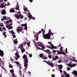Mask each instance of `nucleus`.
Listing matches in <instances>:
<instances>
[{"label":"nucleus","mask_w":77,"mask_h":77,"mask_svg":"<svg viewBox=\"0 0 77 77\" xmlns=\"http://www.w3.org/2000/svg\"><path fill=\"white\" fill-rule=\"evenodd\" d=\"M23 58L25 60L24 62V66L25 67V69L26 70V69L27 68V62H28V60L27 58V55L26 54L24 55L23 56Z\"/></svg>","instance_id":"4"},{"label":"nucleus","mask_w":77,"mask_h":77,"mask_svg":"<svg viewBox=\"0 0 77 77\" xmlns=\"http://www.w3.org/2000/svg\"><path fill=\"white\" fill-rule=\"evenodd\" d=\"M0 66H1L2 68L4 67V63H0Z\"/></svg>","instance_id":"29"},{"label":"nucleus","mask_w":77,"mask_h":77,"mask_svg":"<svg viewBox=\"0 0 77 77\" xmlns=\"http://www.w3.org/2000/svg\"><path fill=\"white\" fill-rule=\"evenodd\" d=\"M67 69L68 71H69V70L70 69H71V68H70V67H68L67 68Z\"/></svg>","instance_id":"32"},{"label":"nucleus","mask_w":77,"mask_h":77,"mask_svg":"<svg viewBox=\"0 0 77 77\" xmlns=\"http://www.w3.org/2000/svg\"><path fill=\"white\" fill-rule=\"evenodd\" d=\"M18 43V41H17V39L16 38L15 40L14 41V44H17Z\"/></svg>","instance_id":"23"},{"label":"nucleus","mask_w":77,"mask_h":77,"mask_svg":"<svg viewBox=\"0 0 77 77\" xmlns=\"http://www.w3.org/2000/svg\"><path fill=\"white\" fill-rule=\"evenodd\" d=\"M63 66H62V65H60L59 66H58V68L60 69H62V68Z\"/></svg>","instance_id":"27"},{"label":"nucleus","mask_w":77,"mask_h":77,"mask_svg":"<svg viewBox=\"0 0 77 77\" xmlns=\"http://www.w3.org/2000/svg\"><path fill=\"white\" fill-rule=\"evenodd\" d=\"M39 56L40 57H42L43 59H47V58L46 57H44L43 56V54H40L39 55Z\"/></svg>","instance_id":"15"},{"label":"nucleus","mask_w":77,"mask_h":77,"mask_svg":"<svg viewBox=\"0 0 77 77\" xmlns=\"http://www.w3.org/2000/svg\"><path fill=\"white\" fill-rule=\"evenodd\" d=\"M68 66H71V68H72V67H73V66L74 67V66H76V64H74L73 65L69 64L68 65Z\"/></svg>","instance_id":"14"},{"label":"nucleus","mask_w":77,"mask_h":77,"mask_svg":"<svg viewBox=\"0 0 77 77\" xmlns=\"http://www.w3.org/2000/svg\"><path fill=\"white\" fill-rule=\"evenodd\" d=\"M1 14L2 15H5V14H6V12L5 10H3L2 11Z\"/></svg>","instance_id":"22"},{"label":"nucleus","mask_w":77,"mask_h":77,"mask_svg":"<svg viewBox=\"0 0 77 77\" xmlns=\"http://www.w3.org/2000/svg\"><path fill=\"white\" fill-rule=\"evenodd\" d=\"M60 71L61 73H62V70H60Z\"/></svg>","instance_id":"49"},{"label":"nucleus","mask_w":77,"mask_h":77,"mask_svg":"<svg viewBox=\"0 0 77 77\" xmlns=\"http://www.w3.org/2000/svg\"><path fill=\"white\" fill-rule=\"evenodd\" d=\"M28 73H29V74H31V73L30 72H28Z\"/></svg>","instance_id":"53"},{"label":"nucleus","mask_w":77,"mask_h":77,"mask_svg":"<svg viewBox=\"0 0 77 77\" xmlns=\"http://www.w3.org/2000/svg\"><path fill=\"white\" fill-rule=\"evenodd\" d=\"M63 72L64 73V75H66V77H70V76H69V74H67L65 71H64ZM61 77H64V76L63 75L61 76Z\"/></svg>","instance_id":"10"},{"label":"nucleus","mask_w":77,"mask_h":77,"mask_svg":"<svg viewBox=\"0 0 77 77\" xmlns=\"http://www.w3.org/2000/svg\"><path fill=\"white\" fill-rule=\"evenodd\" d=\"M49 58H50V59H51V55H49L48 56Z\"/></svg>","instance_id":"36"},{"label":"nucleus","mask_w":77,"mask_h":77,"mask_svg":"<svg viewBox=\"0 0 77 77\" xmlns=\"http://www.w3.org/2000/svg\"><path fill=\"white\" fill-rule=\"evenodd\" d=\"M60 51L61 52H60L59 51H57V52L59 54H65L66 53H68L67 48H66V53H65L64 52H63V48L62 47H61L60 48Z\"/></svg>","instance_id":"7"},{"label":"nucleus","mask_w":77,"mask_h":77,"mask_svg":"<svg viewBox=\"0 0 77 77\" xmlns=\"http://www.w3.org/2000/svg\"><path fill=\"white\" fill-rule=\"evenodd\" d=\"M23 9H24V11H27V12H28V17H29V19H32L33 20H35V17H32V15H31V14H30V13H29V11H28L27 8H26L25 7V6H24Z\"/></svg>","instance_id":"6"},{"label":"nucleus","mask_w":77,"mask_h":77,"mask_svg":"<svg viewBox=\"0 0 77 77\" xmlns=\"http://www.w3.org/2000/svg\"><path fill=\"white\" fill-rule=\"evenodd\" d=\"M27 20V18L25 17V20Z\"/></svg>","instance_id":"54"},{"label":"nucleus","mask_w":77,"mask_h":77,"mask_svg":"<svg viewBox=\"0 0 77 77\" xmlns=\"http://www.w3.org/2000/svg\"><path fill=\"white\" fill-rule=\"evenodd\" d=\"M0 26H1V27H3L4 26V25H3V24H0Z\"/></svg>","instance_id":"47"},{"label":"nucleus","mask_w":77,"mask_h":77,"mask_svg":"<svg viewBox=\"0 0 77 77\" xmlns=\"http://www.w3.org/2000/svg\"><path fill=\"white\" fill-rule=\"evenodd\" d=\"M15 54L16 57H18L19 58H20V55L18 54V53L17 52Z\"/></svg>","instance_id":"20"},{"label":"nucleus","mask_w":77,"mask_h":77,"mask_svg":"<svg viewBox=\"0 0 77 77\" xmlns=\"http://www.w3.org/2000/svg\"><path fill=\"white\" fill-rule=\"evenodd\" d=\"M22 33H24V32H22Z\"/></svg>","instance_id":"64"},{"label":"nucleus","mask_w":77,"mask_h":77,"mask_svg":"<svg viewBox=\"0 0 77 77\" xmlns=\"http://www.w3.org/2000/svg\"><path fill=\"white\" fill-rule=\"evenodd\" d=\"M53 52H56V51L54 50V51H53Z\"/></svg>","instance_id":"51"},{"label":"nucleus","mask_w":77,"mask_h":77,"mask_svg":"<svg viewBox=\"0 0 77 77\" xmlns=\"http://www.w3.org/2000/svg\"><path fill=\"white\" fill-rule=\"evenodd\" d=\"M11 33L12 34V35H13V34H15V33L14 32V31L12 30L11 31Z\"/></svg>","instance_id":"31"},{"label":"nucleus","mask_w":77,"mask_h":77,"mask_svg":"<svg viewBox=\"0 0 77 77\" xmlns=\"http://www.w3.org/2000/svg\"><path fill=\"white\" fill-rule=\"evenodd\" d=\"M21 31H22V30H23V28H22V27L21 28Z\"/></svg>","instance_id":"55"},{"label":"nucleus","mask_w":77,"mask_h":77,"mask_svg":"<svg viewBox=\"0 0 77 77\" xmlns=\"http://www.w3.org/2000/svg\"><path fill=\"white\" fill-rule=\"evenodd\" d=\"M6 27L7 28H8V30H10L11 29H12V26H11L6 25Z\"/></svg>","instance_id":"18"},{"label":"nucleus","mask_w":77,"mask_h":77,"mask_svg":"<svg viewBox=\"0 0 77 77\" xmlns=\"http://www.w3.org/2000/svg\"><path fill=\"white\" fill-rule=\"evenodd\" d=\"M12 36L13 38H16V36H15V35L14 34L12 35Z\"/></svg>","instance_id":"34"},{"label":"nucleus","mask_w":77,"mask_h":77,"mask_svg":"<svg viewBox=\"0 0 77 77\" xmlns=\"http://www.w3.org/2000/svg\"><path fill=\"white\" fill-rule=\"evenodd\" d=\"M21 26H25V29L27 31V24H23L21 25Z\"/></svg>","instance_id":"12"},{"label":"nucleus","mask_w":77,"mask_h":77,"mask_svg":"<svg viewBox=\"0 0 77 77\" xmlns=\"http://www.w3.org/2000/svg\"><path fill=\"white\" fill-rule=\"evenodd\" d=\"M69 59L70 60H72V61L75 62H77V60L75 59V57H72Z\"/></svg>","instance_id":"11"},{"label":"nucleus","mask_w":77,"mask_h":77,"mask_svg":"<svg viewBox=\"0 0 77 77\" xmlns=\"http://www.w3.org/2000/svg\"><path fill=\"white\" fill-rule=\"evenodd\" d=\"M58 63H61L62 62V60H59L58 61Z\"/></svg>","instance_id":"35"},{"label":"nucleus","mask_w":77,"mask_h":77,"mask_svg":"<svg viewBox=\"0 0 77 77\" xmlns=\"http://www.w3.org/2000/svg\"><path fill=\"white\" fill-rule=\"evenodd\" d=\"M19 74L20 75H21V71L20 70L19 71Z\"/></svg>","instance_id":"40"},{"label":"nucleus","mask_w":77,"mask_h":77,"mask_svg":"<svg viewBox=\"0 0 77 77\" xmlns=\"http://www.w3.org/2000/svg\"><path fill=\"white\" fill-rule=\"evenodd\" d=\"M4 5H5V4H4V3H3L2 4H1L0 6V8H3L4 7Z\"/></svg>","instance_id":"24"},{"label":"nucleus","mask_w":77,"mask_h":77,"mask_svg":"<svg viewBox=\"0 0 77 77\" xmlns=\"http://www.w3.org/2000/svg\"><path fill=\"white\" fill-rule=\"evenodd\" d=\"M17 32H20L21 31V30L19 29H17Z\"/></svg>","instance_id":"42"},{"label":"nucleus","mask_w":77,"mask_h":77,"mask_svg":"<svg viewBox=\"0 0 77 77\" xmlns=\"http://www.w3.org/2000/svg\"><path fill=\"white\" fill-rule=\"evenodd\" d=\"M9 5H10L9 3V2H8V3L7 5V6H9Z\"/></svg>","instance_id":"46"},{"label":"nucleus","mask_w":77,"mask_h":77,"mask_svg":"<svg viewBox=\"0 0 77 77\" xmlns=\"http://www.w3.org/2000/svg\"><path fill=\"white\" fill-rule=\"evenodd\" d=\"M9 21L10 22H11V23H12V20L10 19L9 21L7 20V21H6V23L8 24V23H9Z\"/></svg>","instance_id":"25"},{"label":"nucleus","mask_w":77,"mask_h":77,"mask_svg":"<svg viewBox=\"0 0 77 77\" xmlns=\"http://www.w3.org/2000/svg\"><path fill=\"white\" fill-rule=\"evenodd\" d=\"M12 23H11V24H10V25H12Z\"/></svg>","instance_id":"58"},{"label":"nucleus","mask_w":77,"mask_h":77,"mask_svg":"<svg viewBox=\"0 0 77 77\" xmlns=\"http://www.w3.org/2000/svg\"><path fill=\"white\" fill-rule=\"evenodd\" d=\"M2 29H3L4 30H6V29L5 27H3L2 28Z\"/></svg>","instance_id":"37"},{"label":"nucleus","mask_w":77,"mask_h":77,"mask_svg":"<svg viewBox=\"0 0 77 77\" xmlns=\"http://www.w3.org/2000/svg\"><path fill=\"white\" fill-rule=\"evenodd\" d=\"M27 45L28 47L29 46H30V42H27Z\"/></svg>","instance_id":"30"},{"label":"nucleus","mask_w":77,"mask_h":77,"mask_svg":"<svg viewBox=\"0 0 77 77\" xmlns=\"http://www.w3.org/2000/svg\"><path fill=\"white\" fill-rule=\"evenodd\" d=\"M23 13H26V12H23Z\"/></svg>","instance_id":"62"},{"label":"nucleus","mask_w":77,"mask_h":77,"mask_svg":"<svg viewBox=\"0 0 77 77\" xmlns=\"http://www.w3.org/2000/svg\"><path fill=\"white\" fill-rule=\"evenodd\" d=\"M14 77H16V76H14Z\"/></svg>","instance_id":"63"},{"label":"nucleus","mask_w":77,"mask_h":77,"mask_svg":"<svg viewBox=\"0 0 77 77\" xmlns=\"http://www.w3.org/2000/svg\"><path fill=\"white\" fill-rule=\"evenodd\" d=\"M58 56H56L55 57V59H58Z\"/></svg>","instance_id":"39"},{"label":"nucleus","mask_w":77,"mask_h":77,"mask_svg":"<svg viewBox=\"0 0 77 77\" xmlns=\"http://www.w3.org/2000/svg\"><path fill=\"white\" fill-rule=\"evenodd\" d=\"M14 63H16V64H17V65H19L20 67V69H21L22 68L20 66H21L20 65V63H19V62L18 61H16L14 62Z\"/></svg>","instance_id":"13"},{"label":"nucleus","mask_w":77,"mask_h":77,"mask_svg":"<svg viewBox=\"0 0 77 77\" xmlns=\"http://www.w3.org/2000/svg\"><path fill=\"white\" fill-rule=\"evenodd\" d=\"M56 60V58H53L52 60Z\"/></svg>","instance_id":"43"},{"label":"nucleus","mask_w":77,"mask_h":77,"mask_svg":"<svg viewBox=\"0 0 77 77\" xmlns=\"http://www.w3.org/2000/svg\"><path fill=\"white\" fill-rule=\"evenodd\" d=\"M0 61H2V60H1V59L0 58Z\"/></svg>","instance_id":"60"},{"label":"nucleus","mask_w":77,"mask_h":77,"mask_svg":"<svg viewBox=\"0 0 77 77\" xmlns=\"http://www.w3.org/2000/svg\"><path fill=\"white\" fill-rule=\"evenodd\" d=\"M10 12H15V11L14 10V8H12L10 10Z\"/></svg>","instance_id":"26"},{"label":"nucleus","mask_w":77,"mask_h":77,"mask_svg":"<svg viewBox=\"0 0 77 77\" xmlns=\"http://www.w3.org/2000/svg\"><path fill=\"white\" fill-rule=\"evenodd\" d=\"M8 20V17H6V16H5L3 17V18H2L1 19V20H2V21L3 20Z\"/></svg>","instance_id":"21"},{"label":"nucleus","mask_w":77,"mask_h":77,"mask_svg":"<svg viewBox=\"0 0 77 77\" xmlns=\"http://www.w3.org/2000/svg\"><path fill=\"white\" fill-rule=\"evenodd\" d=\"M6 32H3V35H4V36H5V37L4 38H6V36H7L6 35H6Z\"/></svg>","instance_id":"28"},{"label":"nucleus","mask_w":77,"mask_h":77,"mask_svg":"<svg viewBox=\"0 0 77 77\" xmlns=\"http://www.w3.org/2000/svg\"><path fill=\"white\" fill-rule=\"evenodd\" d=\"M0 30L1 31V32H3V30L2 29V27H0Z\"/></svg>","instance_id":"41"},{"label":"nucleus","mask_w":77,"mask_h":77,"mask_svg":"<svg viewBox=\"0 0 77 77\" xmlns=\"http://www.w3.org/2000/svg\"><path fill=\"white\" fill-rule=\"evenodd\" d=\"M2 0H0V2H2Z\"/></svg>","instance_id":"57"},{"label":"nucleus","mask_w":77,"mask_h":77,"mask_svg":"<svg viewBox=\"0 0 77 77\" xmlns=\"http://www.w3.org/2000/svg\"><path fill=\"white\" fill-rule=\"evenodd\" d=\"M3 51L2 50H0V56H3L4 55Z\"/></svg>","instance_id":"19"},{"label":"nucleus","mask_w":77,"mask_h":77,"mask_svg":"<svg viewBox=\"0 0 77 77\" xmlns=\"http://www.w3.org/2000/svg\"><path fill=\"white\" fill-rule=\"evenodd\" d=\"M44 62H45L48 64V65L51 66L52 67L54 66V64H53V63L51 62L46 61H44Z\"/></svg>","instance_id":"9"},{"label":"nucleus","mask_w":77,"mask_h":77,"mask_svg":"<svg viewBox=\"0 0 77 77\" xmlns=\"http://www.w3.org/2000/svg\"><path fill=\"white\" fill-rule=\"evenodd\" d=\"M26 54H28V53H27V52H26Z\"/></svg>","instance_id":"56"},{"label":"nucleus","mask_w":77,"mask_h":77,"mask_svg":"<svg viewBox=\"0 0 77 77\" xmlns=\"http://www.w3.org/2000/svg\"><path fill=\"white\" fill-rule=\"evenodd\" d=\"M45 51L46 53H48V54H51V52L49 50H47V51Z\"/></svg>","instance_id":"17"},{"label":"nucleus","mask_w":77,"mask_h":77,"mask_svg":"<svg viewBox=\"0 0 77 77\" xmlns=\"http://www.w3.org/2000/svg\"><path fill=\"white\" fill-rule=\"evenodd\" d=\"M48 44H50V45L51 46V47L47 45V47L48 48H50L51 49H53V48H54V49H56L57 48V47H58V48L60 47H61V44H59V46H54V45H53V44H52L51 42H48Z\"/></svg>","instance_id":"5"},{"label":"nucleus","mask_w":77,"mask_h":77,"mask_svg":"<svg viewBox=\"0 0 77 77\" xmlns=\"http://www.w3.org/2000/svg\"><path fill=\"white\" fill-rule=\"evenodd\" d=\"M41 33V31H39L38 33H36V32H34V35L35 37V39L33 40L34 42L35 45L37 46V49L38 50H41V49H45V47L44 46L43 43L41 42H38L37 44H36L35 41H38V35Z\"/></svg>","instance_id":"1"},{"label":"nucleus","mask_w":77,"mask_h":77,"mask_svg":"<svg viewBox=\"0 0 77 77\" xmlns=\"http://www.w3.org/2000/svg\"><path fill=\"white\" fill-rule=\"evenodd\" d=\"M4 71H5V73L7 72V71H6V70L4 68Z\"/></svg>","instance_id":"44"},{"label":"nucleus","mask_w":77,"mask_h":77,"mask_svg":"<svg viewBox=\"0 0 77 77\" xmlns=\"http://www.w3.org/2000/svg\"><path fill=\"white\" fill-rule=\"evenodd\" d=\"M30 2H32L33 0H29Z\"/></svg>","instance_id":"50"},{"label":"nucleus","mask_w":77,"mask_h":77,"mask_svg":"<svg viewBox=\"0 0 77 77\" xmlns=\"http://www.w3.org/2000/svg\"><path fill=\"white\" fill-rule=\"evenodd\" d=\"M11 61H13V59H12V58H11Z\"/></svg>","instance_id":"52"},{"label":"nucleus","mask_w":77,"mask_h":77,"mask_svg":"<svg viewBox=\"0 0 77 77\" xmlns=\"http://www.w3.org/2000/svg\"><path fill=\"white\" fill-rule=\"evenodd\" d=\"M29 56L30 57H32V54H29Z\"/></svg>","instance_id":"38"},{"label":"nucleus","mask_w":77,"mask_h":77,"mask_svg":"<svg viewBox=\"0 0 77 77\" xmlns=\"http://www.w3.org/2000/svg\"><path fill=\"white\" fill-rule=\"evenodd\" d=\"M53 71H54V69H53Z\"/></svg>","instance_id":"61"},{"label":"nucleus","mask_w":77,"mask_h":77,"mask_svg":"<svg viewBox=\"0 0 77 77\" xmlns=\"http://www.w3.org/2000/svg\"><path fill=\"white\" fill-rule=\"evenodd\" d=\"M44 33H45V32L44 31L43 35V38L45 39H50V36H51V35H52V36L53 35V34L52 32H51V29L49 30V32L48 33V34L45 35Z\"/></svg>","instance_id":"2"},{"label":"nucleus","mask_w":77,"mask_h":77,"mask_svg":"<svg viewBox=\"0 0 77 77\" xmlns=\"http://www.w3.org/2000/svg\"><path fill=\"white\" fill-rule=\"evenodd\" d=\"M5 0V2H6L7 0Z\"/></svg>","instance_id":"59"},{"label":"nucleus","mask_w":77,"mask_h":77,"mask_svg":"<svg viewBox=\"0 0 77 77\" xmlns=\"http://www.w3.org/2000/svg\"><path fill=\"white\" fill-rule=\"evenodd\" d=\"M19 48H20L21 50L22 53H23L24 51H25V49L23 48V44L20 45L19 47Z\"/></svg>","instance_id":"8"},{"label":"nucleus","mask_w":77,"mask_h":77,"mask_svg":"<svg viewBox=\"0 0 77 77\" xmlns=\"http://www.w3.org/2000/svg\"><path fill=\"white\" fill-rule=\"evenodd\" d=\"M16 10H18L19 11V12L18 13V14H19V15H15V17H16V18H17V19H19L20 18L21 19L23 18V15H21V12H20V11L19 10V6H18V2H17V6H16Z\"/></svg>","instance_id":"3"},{"label":"nucleus","mask_w":77,"mask_h":77,"mask_svg":"<svg viewBox=\"0 0 77 77\" xmlns=\"http://www.w3.org/2000/svg\"><path fill=\"white\" fill-rule=\"evenodd\" d=\"M51 76L52 77H55V75H54V74H53V75H51Z\"/></svg>","instance_id":"45"},{"label":"nucleus","mask_w":77,"mask_h":77,"mask_svg":"<svg viewBox=\"0 0 77 77\" xmlns=\"http://www.w3.org/2000/svg\"><path fill=\"white\" fill-rule=\"evenodd\" d=\"M9 66L10 68H12V67H13L12 65H11L10 64V63H9Z\"/></svg>","instance_id":"33"},{"label":"nucleus","mask_w":77,"mask_h":77,"mask_svg":"<svg viewBox=\"0 0 77 77\" xmlns=\"http://www.w3.org/2000/svg\"><path fill=\"white\" fill-rule=\"evenodd\" d=\"M14 59H16V60H18V58H17V57H15Z\"/></svg>","instance_id":"48"},{"label":"nucleus","mask_w":77,"mask_h":77,"mask_svg":"<svg viewBox=\"0 0 77 77\" xmlns=\"http://www.w3.org/2000/svg\"><path fill=\"white\" fill-rule=\"evenodd\" d=\"M10 71L11 72V73H12V76H13V77L15 76V74L14 73V69L10 70Z\"/></svg>","instance_id":"16"}]
</instances>
